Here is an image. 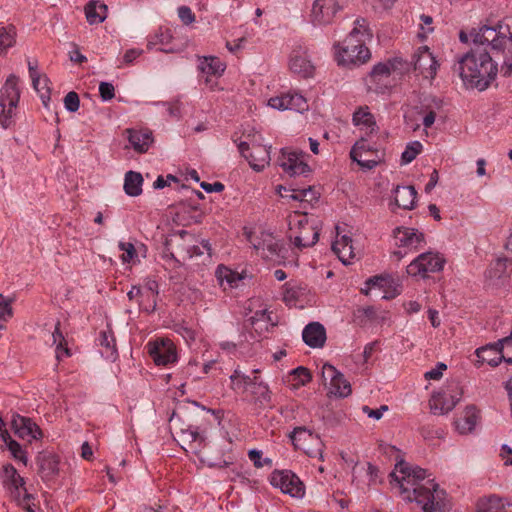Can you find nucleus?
<instances>
[{
  "label": "nucleus",
  "instance_id": "obj_24",
  "mask_svg": "<svg viewBox=\"0 0 512 512\" xmlns=\"http://www.w3.org/2000/svg\"><path fill=\"white\" fill-rule=\"evenodd\" d=\"M252 244L256 252L264 259L272 260L279 255L280 245L270 233L262 232L259 240Z\"/></svg>",
  "mask_w": 512,
  "mask_h": 512
},
{
  "label": "nucleus",
  "instance_id": "obj_59",
  "mask_svg": "<svg viewBox=\"0 0 512 512\" xmlns=\"http://www.w3.org/2000/svg\"><path fill=\"white\" fill-rule=\"evenodd\" d=\"M388 410V406L387 405H382L380 408L378 409H371L370 407L368 406H363L362 407V411L369 417V418H373L375 420H379L382 418L383 416V412H386Z\"/></svg>",
  "mask_w": 512,
  "mask_h": 512
},
{
  "label": "nucleus",
  "instance_id": "obj_11",
  "mask_svg": "<svg viewBox=\"0 0 512 512\" xmlns=\"http://www.w3.org/2000/svg\"><path fill=\"white\" fill-rule=\"evenodd\" d=\"M445 260L439 254L426 252L420 254L407 266V273L410 276L426 278L428 273H435L442 270Z\"/></svg>",
  "mask_w": 512,
  "mask_h": 512
},
{
  "label": "nucleus",
  "instance_id": "obj_29",
  "mask_svg": "<svg viewBox=\"0 0 512 512\" xmlns=\"http://www.w3.org/2000/svg\"><path fill=\"white\" fill-rule=\"evenodd\" d=\"M499 341L494 344H488L476 350V356L479 363H487L491 366H497L502 360L504 361V354L501 351Z\"/></svg>",
  "mask_w": 512,
  "mask_h": 512
},
{
  "label": "nucleus",
  "instance_id": "obj_1",
  "mask_svg": "<svg viewBox=\"0 0 512 512\" xmlns=\"http://www.w3.org/2000/svg\"><path fill=\"white\" fill-rule=\"evenodd\" d=\"M392 483L398 487L403 499L415 501L423 512H446L445 492L433 480L425 479L426 471L410 467L401 460L390 474Z\"/></svg>",
  "mask_w": 512,
  "mask_h": 512
},
{
  "label": "nucleus",
  "instance_id": "obj_18",
  "mask_svg": "<svg viewBox=\"0 0 512 512\" xmlns=\"http://www.w3.org/2000/svg\"><path fill=\"white\" fill-rule=\"evenodd\" d=\"M303 153L297 154L287 149L281 150L279 165L290 176L305 175L310 172V167L302 160Z\"/></svg>",
  "mask_w": 512,
  "mask_h": 512
},
{
  "label": "nucleus",
  "instance_id": "obj_4",
  "mask_svg": "<svg viewBox=\"0 0 512 512\" xmlns=\"http://www.w3.org/2000/svg\"><path fill=\"white\" fill-rule=\"evenodd\" d=\"M173 436L182 449L198 456L203 463H206L210 467L224 468L233 464L234 459L231 455H228L224 459L216 460L210 454L204 453L202 448L205 438L196 430L181 428L176 430Z\"/></svg>",
  "mask_w": 512,
  "mask_h": 512
},
{
  "label": "nucleus",
  "instance_id": "obj_42",
  "mask_svg": "<svg viewBox=\"0 0 512 512\" xmlns=\"http://www.w3.org/2000/svg\"><path fill=\"white\" fill-rule=\"evenodd\" d=\"M397 64H401V61L397 58L388 60L385 63H378L373 67L370 75L375 80H381L383 77H388L392 71L396 70Z\"/></svg>",
  "mask_w": 512,
  "mask_h": 512
},
{
  "label": "nucleus",
  "instance_id": "obj_9",
  "mask_svg": "<svg viewBox=\"0 0 512 512\" xmlns=\"http://www.w3.org/2000/svg\"><path fill=\"white\" fill-rule=\"evenodd\" d=\"M322 381L329 395L344 398L351 394L350 383L333 365L324 364L322 367Z\"/></svg>",
  "mask_w": 512,
  "mask_h": 512
},
{
  "label": "nucleus",
  "instance_id": "obj_49",
  "mask_svg": "<svg viewBox=\"0 0 512 512\" xmlns=\"http://www.w3.org/2000/svg\"><path fill=\"white\" fill-rule=\"evenodd\" d=\"M13 458L21 461L24 465H27L28 458L26 452L22 449V446L15 440H11L7 446Z\"/></svg>",
  "mask_w": 512,
  "mask_h": 512
},
{
  "label": "nucleus",
  "instance_id": "obj_64",
  "mask_svg": "<svg viewBox=\"0 0 512 512\" xmlns=\"http://www.w3.org/2000/svg\"><path fill=\"white\" fill-rule=\"evenodd\" d=\"M500 456L506 466H512V448L504 444L501 448Z\"/></svg>",
  "mask_w": 512,
  "mask_h": 512
},
{
  "label": "nucleus",
  "instance_id": "obj_28",
  "mask_svg": "<svg viewBox=\"0 0 512 512\" xmlns=\"http://www.w3.org/2000/svg\"><path fill=\"white\" fill-rule=\"evenodd\" d=\"M475 512H512V503L496 495H490L477 501Z\"/></svg>",
  "mask_w": 512,
  "mask_h": 512
},
{
  "label": "nucleus",
  "instance_id": "obj_46",
  "mask_svg": "<svg viewBox=\"0 0 512 512\" xmlns=\"http://www.w3.org/2000/svg\"><path fill=\"white\" fill-rule=\"evenodd\" d=\"M372 33L368 27V23L365 19H357L355 21V26L350 32L348 37H353L354 39H361L362 42L365 41L366 38H370Z\"/></svg>",
  "mask_w": 512,
  "mask_h": 512
},
{
  "label": "nucleus",
  "instance_id": "obj_34",
  "mask_svg": "<svg viewBox=\"0 0 512 512\" xmlns=\"http://www.w3.org/2000/svg\"><path fill=\"white\" fill-rule=\"evenodd\" d=\"M332 250L343 264H349L350 260L355 257L352 239L346 235H343L340 239L333 242Z\"/></svg>",
  "mask_w": 512,
  "mask_h": 512
},
{
  "label": "nucleus",
  "instance_id": "obj_6",
  "mask_svg": "<svg viewBox=\"0 0 512 512\" xmlns=\"http://www.w3.org/2000/svg\"><path fill=\"white\" fill-rule=\"evenodd\" d=\"M289 436L296 449L309 457L323 459L324 443L317 434L305 427H296Z\"/></svg>",
  "mask_w": 512,
  "mask_h": 512
},
{
  "label": "nucleus",
  "instance_id": "obj_5",
  "mask_svg": "<svg viewBox=\"0 0 512 512\" xmlns=\"http://www.w3.org/2000/svg\"><path fill=\"white\" fill-rule=\"evenodd\" d=\"M370 58V51L361 39L347 37L344 45L336 53V59L342 66H357L367 62Z\"/></svg>",
  "mask_w": 512,
  "mask_h": 512
},
{
  "label": "nucleus",
  "instance_id": "obj_54",
  "mask_svg": "<svg viewBox=\"0 0 512 512\" xmlns=\"http://www.w3.org/2000/svg\"><path fill=\"white\" fill-rule=\"evenodd\" d=\"M292 375L296 376L299 379V385H305L312 380V375L310 371L303 366H299L292 370Z\"/></svg>",
  "mask_w": 512,
  "mask_h": 512
},
{
  "label": "nucleus",
  "instance_id": "obj_30",
  "mask_svg": "<svg viewBox=\"0 0 512 512\" xmlns=\"http://www.w3.org/2000/svg\"><path fill=\"white\" fill-rule=\"evenodd\" d=\"M353 124L365 131L366 135L375 133L378 130L374 116L370 113L367 106L359 107L352 118Z\"/></svg>",
  "mask_w": 512,
  "mask_h": 512
},
{
  "label": "nucleus",
  "instance_id": "obj_50",
  "mask_svg": "<svg viewBox=\"0 0 512 512\" xmlns=\"http://www.w3.org/2000/svg\"><path fill=\"white\" fill-rule=\"evenodd\" d=\"M59 326H60V322H57V324L55 326V330L52 333L53 344L56 345L58 351L63 350V352L68 356V355H70V351L66 345L65 338H64L63 334L61 333Z\"/></svg>",
  "mask_w": 512,
  "mask_h": 512
},
{
  "label": "nucleus",
  "instance_id": "obj_36",
  "mask_svg": "<svg viewBox=\"0 0 512 512\" xmlns=\"http://www.w3.org/2000/svg\"><path fill=\"white\" fill-rule=\"evenodd\" d=\"M216 277L221 287L224 290L238 287L239 282L242 281L243 276L228 267L219 266L216 270Z\"/></svg>",
  "mask_w": 512,
  "mask_h": 512
},
{
  "label": "nucleus",
  "instance_id": "obj_21",
  "mask_svg": "<svg viewBox=\"0 0 512 512\" xmlns=\"http://www.w3.org/2000/svg\"><path fill=\"white\" fill-rule=\"evenodd\" d=\"M38 474L43 480H50L59 473V458L57 455L43 451L37 456Z\"/></svg>",
  "mask_w": 512,
  "mask_h": 512
},
{
  "label": "nucleus",
  "instance_id": "obj_39",
  "mask_svg": "<svg viewBox=\"0 0 512 512\" xmlns=\"http://www.w3.org/2000/svg\"><path fill=\"white\" fill-rule=\"evenodd\" d=\"M143 177L139 172L128 171L124 179V191L131 197L142 193Z\"/></svg>",
  "mask_w": 512,
  "mask_h": 512
},
{
  "label": "nucleus",
  "instance_id": "obj_57",
  "mask_svg": "<svg viewBox=\"0 0 512 512\" xmlns=\"http://www.w3.org/2000/svg\"><path fill=\"white\" fill-rule=\"evenodd\" d=\"M178 16L185 25H190L195 21V15L188 6H180L178 8Z\"/></svg>",
  "mask_w": 512,
  "mask_h": 512
},
{
  "label": "nucleus",
  "instance_id": "obj_51",
  "mask_svg": "<svg viewBox=\"0 0 512 512\" xmlns=\"http://www.w3.org/2000/svg\"><path fill=\"white\" fill-rule=\"evenodd\" d=\"M499 343L504 354V361L512 364V329L509 336L500 339Z\"/></svg>",
  "mask_w": 512,
  "mask_h": 512
},
{
  "label": "nucleus",
  "instance_id": "obj_27",
  "mask_svg": "<svg viewBox=\"0 0 512 512\" xmlns=\"http://www.w3.org/2000/svg\"><path fill=\"white\" fill-rule=\"evenodd\" d=\"M303 341L311 348H321L326 341V331L319 322L309 323L302 332Z\"/></svg>",
  "mask_w": 512,
  "mask_h": 512
},
{
  "label": "nucleus",
  "instance_id": "obj_45",
  "mask_svg": "<svg viewBox=\"0 0 512 512\" xmlns=\"http://www.w3.org/2000/svg\"><path fill=\"white\" fill-rule=\"evenodd\" d=\"M16 42V29L14 26L0 28V50L4 51L14 46Z\"/></svg>",
  "mask_w": 512,
  "mask_h": 512
},
{
  "label": "nucleus",
  "instance_id": "obj_38",
  "mask_svg": "<svg viewBox=\"0 0 512 512\" xmlns=\"http://www.w3.org/2000/svg\"><path fill=\"white\" fill-rule=\"evenodd\" d=\"M86 19L89 24L102 23L107 17V6L105 4L97 5V2L90 1L85 8Z\"/></svg>",
  "mask_w": 512,
  "mask_h": 512
},
{
  "label": "nucleus",
  "instance_id": "obj_16",
  "mask_svg": "<svg viewBox=\"0 0 512 512\" xmlns=\"http://www.w3.org/2000/svg\"><path fill=\"white\" fill-rule=\"evenodd\" d=\"M340 9L338 0H315L311 11L312 22L317 25L329 24Z\"/></svg>",
  "mask_w": 512,
  "mask_h": 512
},
{
  "label": "nucleus",
  "instance_id": "obj_32",
  "mask_svg": "<svg viewBox=\"0 0 512 512\" xmlns=\"http://www.w3.org/2000/svg\"><path fill=\"white\" fill-rule=\"evenodd\" d=\"M479 418V411L474 405L467 406L464 413L455 421L456 429L461 434L472 432Z\"/></svg>",
  "mask_w": 512,
  "mask_h": 512
},
{
  "label": "nucleus",
  "instance_id": "obj_58",
  "mask_svg": "<svg viewBox=\"0 0 512 512\" xmlns=\"http://www.w3.org/2000/svg\"><path fill=\"white\" fill-rule=\"evenodd\" d=\"M447 369L446 364L439 362L437 366L424 374L427 380H438L442 377L443 371Z\"/></svg>",
  "mask_w": 512,
  "mask_h": 512
},
{
  "label": "nucleus",
  "instance_id": "obj_35",
  "mask_svg": "<svg viewBox=\"0 0 512 512\" xmlns=\"http://www.w3.org/2000/svg\"><path fill=\"white\" fill-rule=\"evenodd\" d=\"M307 295L306 288L292 282H288L283 286V301L290 307L296 306L302 302Z\"/></svg>",
  "mask_w": 512,
  "mask_h": 512
},
{
  "label": "nucleus",
  "instance_id": "obj_12",
  "mask_svg": "<svg viewBox=\"0 0 512 512\" xmlns=\"http://www.w3.org/2000/svg\"><path fill=\"white\" fill-rule=\"evenodd\" d=\"M241 155L248 161L250 167L255 171L263 170L270 163V147L260 143L251 145L245 141L238 144Z\"/></svg>",
  "mask_w": 512,
  "mask_h": 512
},
{
  "label": "nucleus",
  "instance_id": "obj_63",
  "mask_svg": "<svg viewBox=\"0 0 512 512\" xmlns=\"http://www.w3.org/2000/svg\"><path fill=\"white\" fill-rule=\"evenodd\" d=\"M200 187L208 193L221 192L224 190V185L221 182L207 183L202 182Z\"/></svg>",
  "mask_w": 512,
  "mask_h": 512
},
{
  "label": "nucleus",
  "instance_id": "obj_33",
  "mask_svg": "<svg viewBox=\"0 0 512 512\" xmlns=\"http://www.w3.org/2000/svg\"><path fill=\"white\" fill-rule=\"evenodd\" d=\"M417 191L413 186H397L395 189V204L399 208L411 210L414 208Z\"/></svg>",
  "mask_w": 512,
  "mask_h": 512
},
{
  "label": "nucleus",
  "instance_id": "obj_3",
  "mask_svg": "<svg viewBox=\"0 0 512 512\" xmlns=\"http://www.w3.org/2000/svg\"><path fill=\"white\" fill-rule=\"evenodd\" d=\"M289 240L299 250L314 246L319 240L320 221L307 213L295 211L288 217Z\"/></svg>",
  "mask_w": 512,
  "mask_h": 512
},
{
  "label": "nucleus",
  "instance_id": "obj_14",
  "mask_svg": "<svg viewBox=\"0 0 512 512\" xmlns=\"http://www.w3.org/2000/svg\"><path fill=\"white\" fill-rule=\"evenodd\" d=\"M271 484L279 488L283 493L300 498L305 489L300 479L291 471H274L271 475Z\"/></svg>",
  "mask_w": 512,
  "mask_h": 512
},
{
  "label": "nucleus",
  "instance_id": "obj_55",
  "mask_svg": "<svg viewBox=\"0 0 512 512\" xmlns=\"http://www.w3.org/2000/svg\"><path fill=\"white\" fill-rule=\"evenodd\" d=\"M120 250L125 253L122 255L123 262H129L136 256V249L134 245L130 242H120L119 243Z\"/></svg>",
  "mask_w": 512,
  "mask_h": 512
},
{
  "label": "nucleus",
  "instance_id": "obj_62",
  "mask_svg": "<svg viewBox=\"0 0 512 512\" xmlns=\"http://www.w3.org/2000/svg\"><path fill=\"white\" fill-rule=\"evenodd\" d=\"M367 472L369 475V485H375L380 482L379 469L376 466L368 463Z\"/></svg>",
  "mask_w": 512,
  "mask_h": 512
},
{
  "label": "nucleus",
  "instance_id": "obj_60",
  "mask_svg": "<svg viewBox=\"0 0 512 512\" xmlns=\"http://www.w3.org/2000/svg\"><path fill=\"white\" fill-rule=\"evenodd\" d=\"M291 194L288 195V197L292 200L296 201H303L307 199V193H312L313 189L311 186H309L306 189L301 190H291Z\"/></svg>",
  "mask_w": 512,
  "mask_h": 512
},
{
  "label": "nucleus",
  "instance_id": "obj_26",
  "mask_svg": "<svg viewBox=\"0 0 512 512\" xmlns=\"http://www.w3.org/2000/svg\"><path fill=\"white\" fill-rule=\"evenodd\" d=\"M200 69L203 73H205L206 79L205 83L209 85L211 90H215L217 86V82L214 81L211 77H219L225 71V64L221 62L217 57H204V59L200 62Z\"/></svg>",
  "mask_w": 512,
  "mask_h": 512
},
{
  "label": "nucleus",
  "instance_id": "obj_13",
  "mask_svg": "<svg viewBox=\"0 0 512 512\" xmlns=\"http://www.w3.org/2000/svg\"><path fill=\"white\" fill-rule=\"evenodd\" d=\"M289 69L301 78H311L315 74L316 67L310 59L307 47L296 45L289 56Z\"/></svg>",
  "mask_w": 512,
  "mask_h": 512
},
{
  "label": "nucleus",
  "instance_id": "obj_8",
  "mask_svg": "<svg viewBox=\"0 0 512 512\" xmlns=\"http://www.w3.org/2000/svg\"><path fill=\"white\" fill-rule=\"evenodd\" d=\"M384 151L374 149L361 137L352 147L350 157L364 170H371L384 161Z\"/></svg>",
  "mask_w": 512,
  "mask_h": 512
},
{
  "label": "nucleus",
  "instance_id": "obj_56",
  "mask_svg": "<svg viewBox=\"0 0 512 512\" xmlns=\"http://www.w3.org/2000/svg\"><path fill=\"white\" fill-rule=\"evenodd\" d=\"M99 93L104 101L111 100L115 97V89L111 83L101 82L99 85Z\"/></svg>",
  "mask_w": 512,
  "mask_h": 512
},
{
  "label": "nucleus",
  "instance_id": "obj_37",
  "mask_svg": "<svg viewBox=\"0 0 512 512\" xmlns=\"http://www.w3.org/2000/svg\"><path fill=\"white\" fill-rule=\"evenodd\" d=\"M28 70H29V74H30V77H31V80H32V85H33V88L37 91V92H40L41 89L39 88V82L40 80H43V86H42V89H46V94L43 93L41 95V98H42V101H43V104L45 106H47V101L50 100V88H49V79L46 75H41L38 71H37V62H28Z\"/></svg>",
  "mask_w": 512,
  "mask_h": 512
},
{
  "label": "nucleus",
  "instance_id": "obj_41",
  "mask_svg": "<svg viewBox=\"0 0 512 512\" xmlns=\"http://www.w3.org/2000/svg\"><path fill=\"white\" fill-rule=\"evenodd\" d=\"M100 344L105 349L104 351H102V354L113 361L116 360V340L113 331L111 330L110 327H108L107 330L101 332Z\"/></svg>",
  "mask_w": 512,
  "mask_h": 512
},
{
  "label": "nucleus",
  "instance_id": "obj_25",
  "mask_svg": "<svg viewBox=\"0 0 512 512\" xmlns=\"http://www.w3.org/2000/svg\"><path fill=\"white\" fill-rule=\"evenodd\" d=\"M366 289H362V292L368 294L371 290H378L382 292L383 299H391L398 295L397 287L389 277L374 276L366 281Z\"/></svg>",
  "mask_w": 512,
  "mask_h": 512
},
{
  "label": "nucleus",
  "instance_id": "obj_2",
  "mask_svg": "<svg viewBox=\"0 0 512 512\" xmlns=\"http://www.w3.org/2000/svg\"><path fill=\"white\" fill-rule=\"evenodd\" d=\"M455 72L467 88L483 91L497 76V66L486 49L476 46L459 57Z\"/></svg>",
  "mask_w": 512,
  "mask_h": 512
},
{
  "label": "nucleus",
  "instance_id": "obj_43",
  "mask_svg": "<svg viewBox=\"0 0 512 512\" xmlns=\"http://www.w3.org/2000/svg\"><path fill=\"white\" fill-rule=\"evenodd\" d=\"M144 298H151V302L149 304L139 303V307L150 313L156 309V298L158 295V284L156 281H151L147 284L145 291L143 292Z\"/></svg>",
  "mask_w": 512,
  "mask_h": 512
},
{
  "label": "nucleus",
  "instance_id": "obj_61",
  "mask_svg": "<svg viewBox=\"0 0 512 512\" xmlns=\"http://www.w3.org/2000/svg\"><path fill=\"white\" fill-rule=\"evenodd\" d=\"M13 310L11 306V301L3 302V305L0 306V321H7L12 318Z\"/></svg>",
  "mask_w": 512,
  "mask_h": 512
},
{
  "label": "nucleus",
  "instance_id": "obj_23",
  "mask_svg": "<svg viewBox=\"0 0 512 512\" xmlns=\"http://www.w3.org/2000/svg\"><path fill=\"white\" fill-rule=\"evenodd\" d=\"M395 239L399 248L415 251L424 242V235L412 228H397L395 230Z\"/></svg>",
  "mask_w": 512,
  "mask_h": 512
},
{
  "label": "nucleus",
  "instance_id": "obj_7",
  "mask_svg": "<svg viewBox=\"0 0 512 512\" xmlns=\"http://www.w3.org/2000/svg\"><path fill=\"white\" fill-rule=\"evenodd\" d=\"M473 42L477 46L490 45L493 49L504 50L511 49L510 35L503 31V26L498 24L496 27L484 25L471 33Z\"/></svg>",
  "mask_w": 512,
  "mask_h": 512
},
{
  "label": "nucleus",
  "instance_id": "obj_53",
  "mask_svg": "<svg viewBox=\"0 0 512 512\" xmlns=\"http://www.w3.org/2000/svg\"><path fill=\"white\" fill-rule=\"evenodd\" d=\"M64 105L69 112H76L80 106L78 94L74 91L68 92L64 98Z\"/></svg>",
  "mask_w": 512,
  "mask_h": 512
},
{
  "label": "nucleus",
  "instance_id": "obj_22",
  "mask_svg": "<svg viewBox=\"0 0 512 512\" xmlns=\"http://www.w3.org/2000/svg\"><path fill=\"white\" fill-rule=\"evenodd\" d=\"M19 77L16 74H10L1 90L0 106H17L20 100Z\"/></svg>",
  "mask_w": 512,
  "mask_h": 512
},
{
  "label": "nucleus",
  "instance_id": "obj_48",
  "mask_svg": "<svg viewBox=\"0 0 512 512\" xmlns=\"http://www.w3.org/2000/svg\"><path fill=\"white\" fill-rule=\"evenodd\" d=\"M422 150V144L419 141L409 143L401 155L403 164L412 162Z\"/></svg>",
  "mask_w": 512,
  "mask_h": 512
},
{
  "label": "nucleus",
  "instance_id": "obj_52",
  "mask_svg": "<svg viewBox=\"0 0 512 512\" xmlns=\"http://www.w3.org/2000/svg\"><path fill=\"white\" fill-rule=\"evenodd\" d=\"M16 107L17 106L6 105L5 108H2V112L0 114V125L4 129H7L8 127L11 126L12 118L15 115Z\"/></svg>",
  "mask_w": 512,
  "mask_h": 512
},
{
  "label": "nucleus",
  "instance_id": "obj_31",
  "mask_svg": "<svg viewBox=\"0 0 512 512\" xmlns=\"http://www.w3.org/2000/svg\"><path fill=\"white\" fill-rule=\"evenodd\" d=\"M128 141L138 153L146 152L153 143L152 132L149 130L127 129Z\"/></svg>",
  "mask_w": 512,
  "mask_h": 512
},
{
  "label": "nucleus",
  "instance_id": "obj_17",
  "mask_svg": "<svg viewBox=\"0 0 512 512\" xmlns=\"http://www.w3.org/2000/svg\"><path fill=\"white\" fill-rule=\"evenodd\" d=\"M414 69L426 79L436 76L439 64L427 46L420 47L413 56Z\"/></svg>",
  "mask_w": 512,
  "mask_h": 512
},
{
  "label": "nucleus",
  "instance_id": "obj_20",
  "mask_svg": "<svg viewBox=\"0 0 512 512\" xmlns=\"http://www.w3.org/2000/svg\"><path fill=\"white\" fill-rule=\"evenodd\" d=\"M11 426L14 433L22 439L32 441L42 437L41 429L30 418L23 417L18 414L13 415Z\"/></svg>",
  "mask_w": 512,
  "mask_h": 512
},
{
  "label": "nucleus",
  "instance_id": "obj_40",
  "mask_svg": "<svg viewBox=\"0 0 512 512\" xmlns=\"http://www.w3.org/2000/svg\"><path fill=\"white\" fill-rule=\"evenodd\" d=\"M2 480L5 485L14 487L16 490L24 487L25 481L12 464H5L2 468Z\"/></svg>",
  "mask_w": 512,
  "mask_h": 512
},
{
  "label": "nucleus",
  "instance_id": "obj_19",
  "mask_svg": "<svg viewBox=\"0 0 512 512\" xmlns=\"http://www.w3.org/2000/svg\"><path fill=\"white\" fill-rule=\"evenodd\" d=\"M269 106L278 110H291L303 113L308 109L306 99L300 94H283L281 96L272 97L268 101Z\"/></svg>",
  "mask_w": 512,
  "mask_h": 512
},
{
  "label": "nucleus",
  "instance_id": "obj_15",
  "mask_svg": "<svg viewBox=\"0 0 512 512\" xmlns=\"http://www.w3.org/2000/svg\"><path fill=\"white\" fill-rule=\"evenodd\" d=\"M148 352L158 366H166L177 360L176 347L170 339L163 338L148 343Z\"/></svg>",
  "mask_w": 512,
  "mask_h": 512
},
{
  "label": "nucleus",
  "instance_id": "obj_44",
  "mask_svg": "<svg viewBox=\"0 0 512 512\" xmlns=\"http://www.w3.org/2000/svg\"><path fill=\"white\" fill-rule=\"evenodd\" d=\"M271 313L267 310L257 311L254 316L251 317V324L256 332H262L267 330L269 325H273L271 319Z\"/></svg>",
  "mask_w": 512,
  "mask_h": 512
},
{
  "label": "nucleus",
  "instance_id": "obj_10",
  "mask_svg": "<svg viewBox=\"0 0 512 512\" xmlns=\"http://www.w3.org/2000/svg\"><path fill=\"white\" fill-rule=\"evenodd\" d=\"M463 394L458 383H454L449 387L448 391H439L432 394L429 400V406L432 413L444 415L450 412L460 401Z\"/></svg>",
  "mask_w": 512,
  "mask_h": 512
},
{
  "label": "nucleus",
  "instance_id": "obj_47",
  "mask_svg": "<svg viewBox=\"0 0 512 512\" xmlns=\"http://www.w3.org/2000/svg\"><path fill=\"white\" fill-rule=\"evenodd\" d=\"M507 261L505 259L495 260L486 272L489 279H500L506 273Z\"/></svg>",
  "mask_w": 512,
  "mask_h": 512
}]
</instances>
